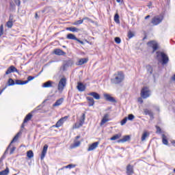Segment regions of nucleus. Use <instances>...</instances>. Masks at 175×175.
Here are the masks:
<instances>
[{
  "instance_id": "c9c22d12",
  "label": "nucleus",
  "mask_w": 175,
  "mask_h": 175,
  "mask_svg": "<svg viewBox=\"0 0 175 175\" xmlns=\"http://www.w3.org/2000/svg\"><path fill=\"white\" fill-rule=\"evenodd\" d=\"M157 44V42H155L154 40H151L147 43L148 46L149 47H151L152 49V47H154V44Z\"/></svg>"
},
{
  "instance_id": "8fccbe9b",
  "label": "nucleus",
  "mask_w": 175,
  "mask_h": 175,
  "mask_svg": "<svg viewBox=\"0 0 175 175\" xmlns=\"http://www.w3.org/2000/svg\"><path fill=\"white\" fill-rule=\"evenodd\" d=\"M80 144H81V142H80V141H77L76 142L74 143L73 144V147H79V146H80Z\"/></svg>"
},
{
  "instance_id": "69168bd1",
  "label": "nucleus",
  "mask_w": 175,
  "mask_h": 175,
  "mask_svg": "<svg viewBox=\"0 0 175 175\" xmlns=\"http://www.w3.org/2000/svg\"><path fill=\"white\" fill-rule=\"evenodd\" d=\"M24 124H25V123L23 122V123L22 124V125H21V128H22V129H23V128H25V125Z\"/></svg>"
},
{
  "instance_id": "c85d7f7f",
  "label": "nucleus",
  "mask_w": 175,
  "mask_h": 175,
  "mask_svg": "<svg viewBox=\"0 0 175 175\" xmlns=\"http://www.w3.org/2000/svg\"><path fill=\"white\" fill-rule=\"evenodd\" d=\"M20 133H21V132L18 133L16 136L12 139V140L10 142V145L12 146V143H14V142H17V140L18 139V136H20Z\"/></svg>"
},
{
  "instance_id": "bf43d9fd",
  "label": "nucleus",
  "mask_w": 175,
  "mask_h": 175,
  "mask_svg": "<svg viewBox=\"0 0 175 175\" xmlns=\"http://www.w3.org/2000/svg\"><path fill=\"white\" fill-rule=\"evenodd\" d=\"M10 8H15V7H16V5H14V3L10 2Z\"/></svg>"
},
{
  "instance_id": "13d9d810",
  "label": "nucleus",
  "mask_w": 175,
  "mask_h": 175,
  "mask_svg": "<svg viewBox=\"0 0 175 175\" xmlns=\"http://www.w3.org/2000/svg\"><path fill=\"white\" fill-rule=\"evenodd\" d=\"M138 102L139 103H143V98H142V97L138 98Z\"/></svg>"
},
{
  "instance_id": "6e6552de",
  "label": "nucleus",
  "mask_w": 175,
  "mask_h": 175,
  "mask_svg": "<svg viewBox=\"0 0 175 175\" xmlns=\"http://www.w3.org/2000/svg\"><path fill=\"white\" fill-rule=\"evenodd\" d=\"M56 85H57V83H55V82L52 81H48L42 84V87L44 88H55Z\"/></svg>"
},
{
  "instance_id": "2eb2a0df",
  "label": "nucleus",
  "mask_w": 175,
  "mask_h": 175,
  "mask_svg": "<svg viewBox=\"0 0 175 175\" xmlns=\"http://www.w3.org/2000/svg\"><path fill=\"white\" fill-rule=\"evenodd\" d=\"M47 148H49V146L45 144L43 147L42 153H41V160L43 161L44 159V157H46V154H47Z\"/></svg>"
},
{
  "instance_id": "2f4dec72",
  "label": "nucleus",
  "mask_w": 175,
  "mask_h": 175,
  "mask_svg": "<svg viewBox=\"0 0 175 175\" xmlns=\"http://www.w3.org/2000/svg\"><path fill=\"white\" fill-rule=\"evenodd\" d=\"M27 157L29 159H31V158H33V151H32V150L27 151Z\"/></svg>"
},
{
  "instance_id": "9b49d317",
  "label": "nucleus",
  "mask_w": 175,
  "mask_h": 175,
  "mask_svg": "<svg viewBox=\"0 0 175 175\" xmlns=\"http://www.w3.org/2000/svg\"><path fill=\"white\" fill-rule=\"evenodd\" d=\"M126 173L127 175H132L135 173L133 165L129 164L126 167Z\"/></svg>"
},
{
  "instance_id": "ea45409f",
  "label": "nucleus",
  "mask_w": 175,
  "mask_h": 175,
  "mask_svg": "<svg viewBox=\"0 0 175 175\" xmlns=\"http://www.w3.org/2000/svg\"><path fill=\"white\" fill-rule=\"evenodd\" d=\"M43 107V105H38L35 109H33L31 113H36V111H38V110H40Z\"/></svg>"
},
{
  "instance_id": "f704fd0d",
  "label": "nucleus",
  "mask_w": 175,
  "mask_h": 175,
  "mask_svg": "<svg viewBox=\"0 0 175 175\" xmlns=\"http://www.w3.org/2000/svg\"><path fill=\"white\" fill-rule=\"evenodd\" d=\"M152 54H154L155 53V51H157V50H158L159 46H158V43L156 42V44H154L152 46Z\"/></svg>"
},
{
  "instance_id": "aec40b11",
  "label": "nucleus",
  "mask_w": 175,
  "mask_h": 175,
  "mask_svg": "<svg viewBox=\"0 0 175 175\" xmlns=\"http://www.w3.org/2000/svg\"><path fill=\"white\" fill-rule=\"evenodd\" d=\"M54 54H55V55H66V53L59 49H55Z\"/></svg>"
},
{
  "instance_id": "09e8293b",
  "label": "nucleus",
  "mask_w": 175,
  "mask_h": 175,
  "mask_svg": "<svg viewBox=\"0 0 175 175\" xmlns=\"http://www.w3.org/2000/svg\"><path fill=\"white\" fill-rule=\"evenodd\" d=\"M3 35V25L0 26V38Z\"/></svg>"
},
{
  "instance_id": "20e7f679",
  "label": "nucleus",
  "mask_w": 175,
  "mask_h": 175,
  "mask_svg": "<svg viewBox=\"0 0 175 175\" xmlns=\"http://www.w3.org/2000/svg\"><path fill=\"white\" fill-rule=\"evenodd\" d=\"M162 21H163V15H160L152 18L151 23L153 25H158L159 24H161Z\"/></svg>"
},
{
  "instance_id": "79ce46f5",
  "label": "nucleus",
  "mask_w": 175,
  "mask_h": 175,
  "mask_svg": "<svg viewBox=\"0 0 175 175\" xmlns=\"http://www.w3.org/2000/svg\"><path fill=\"white\" fill-rule=\"evenodd\" d=\"M6 25H7L8 28H12V27H13V22L8 21L6 23Z\"/></svg>"
},
{
  "instance_id": "393cba45",
  "label": "nucleus",
  "mask_w": 175,
  "mask_h": 175,
  "mask_svg": "<svg viewBox=\"0 0 175 175\" xmlns=\"http://www.w3.org/2000/svg\"><path fill=\"white\" fill-rule=\"evenodd\" d=\"M88 62V58H81L78 62V65H84Z\"/></svg>"
},
{
  "instance_id": "6ab92c4d",
  "label": "nucleus",
  "mask_w": 175,
  "mask_h": 175,
  "mask_svg": "<svg viewBox=\"0 0 175 175\" xmlns=\"http://www.w3.org/2000/svg\"><path fill=\"white\" fill-rule=\"evenodd\" d=\"M64 103V98H60L56 100V102L53 105V107H57V106H61Z\"/></svg>"
},
{
  "instance_id": "1a4fd4ad",
  "label": "nucleus",
  "mask_w": 175,
  "mask_h": 175,
  "mask_svg": "<svg viewBox=\"0 0 175 175\" xmlns=\"http://www.w3.org/2000/svg\"><path fill=\"white\" fill-rule=\"evenodd\" d=\"M104 98L107 102H110L111 103H117V100L109 94H104Z\"/></svg>"
},
{
  "instance_id": "423d86ee",
  "label": "nucleus",
  "mask_w": 175,
  "mask_h": 175,
  "mask_svg": "<svg viewBox=\"0 0 175 175\" xmlns=\"http://www.w3.org/2000/svg\"><path fill=\"white\" fill-rule=\"evenodd\" d=\"M66 85V78H62L58 84V90L63 91L64 88Z\"/></svg>"
},
{
  "instance_id": "58836bf2",
  "label": "nucleus",
  "mask_w": 175,
  "mask_h": 175,
  "mask_svg": "<svg viewBox=\"0 0 175 175\" xmlns=\"http://www.w3.org/2000/svg\"><path fill=\"white\" fill-rule=\"evenodd\" d=\"M127 36H128L129 39H132V38H133V36H135V33H133V32H132L131 31H129Z\"/></svg>"
},
{
  "instance_id": "9d476101",
  "label": "nucleus",
  "mask_w": 175,
  "mask_h": 175,
  "mask_svg": "<svg viewBox=\"0 0 175 175\" xmlns=\"http://www.w3.org/2000/svg\"><path fill=\"white\" fill-rule=\"evenodd\" d=\"M74 62L72 59L65 60L63 64V70H66L69 66H72Z\"/></svg>"
},
{
  "instance_id": "603ef678",
  "label": "nucleus",
  "mask_w": 175,
  "mask_h": 175,
  "mask_svg": "<svg viewBox=\"0 0 175 175\" xmlns=\"http://www.w3.org/2000/svg\"><path fill=\"white\" fill-rule=\"evenodd\" d=\"M15 150H16V147H12V148L10 150V155H12V154H13V152H14Z\"/></svg>"
},
{
  "instance_id": "7ed1b4c3",
  "label": "nucleus",
  "mask_w": 175,
  "mask_h": 175,
  "mask_svg": "<svg viewBox=\"0 0 175 175\" xmlns=\"http://www.w3.org/2000/svg\"><path fill=\"white\" fill-rule=\"evenodd\" d=\"M150 92H151V91L148 87H144L141 90L142 98H143V99H147V98H150V96L151 95Z\"/></svg>"
},
{
  "instance_id": "774afa93",
  "label": "nucleus",
  "mask_w": 175,
  "mask_h": 175,
  "mask_svg": "<svg viewBox=\"0 0 175 175\" xmlns=\"http://www.w3.org/2000/svg\"><path fill=\"white\" fill-rule=\"evenodd\" d=\"M172 144L174 146V144H175V141H174V140L172 141Z\"/></svg>"
},
{
  "instance_id": "f3484780",
  "label": "nucleus",
  "mask_w": 175,
  "mask_h": 175,
  "mask_svg": "<svg viewBox=\"0 0 175 175\" xmlns=\"http://www.w3.org/2000/svg\"><path fill=\"white\" fill-rule=\"evenodd\" d=\"M88 95L90 96H93L94 99H96V100H99L100 99V95L96 92H92L90 93H88Z\"/></svg>"
},
{
  "instance_id": "0e129e2a",
  "label": "nucleus",
  "mask_w": 175,
  "mask_h": 175,
  "mask_svg": "<svg viewBox=\"0 0 175 175\" xmlns=\"http://www.w3.org/2000/svg\"><path fill=\"white\" fill-rule=\"evenodd\" d=\"M150 15L146 16L145 17V20H147V19L150 18Z\"/></svg>"
},
{
  "instance_id": "412c9836",
  "label": "nucleus",
  "mask_w": 175,
  "mask_h": 175,
  "mask_svg": "<svg viewBox=\"0 0 175 175\" xmlns=\"http://www.w3.org/2000/svg\"><path fill=\"white\" fill-rule=\"evenodd\" d=\"M87 100L88 101V106L91 107V106H94L95 105V100L92 97L88 96L86 97Z\"/></svg>"
},
{
  "instance_id": "864d4df0",
  "label": "nucleus",
  "mask_w": 175,
  "mask_h": 175,
  "mask_svg": "<svg viewBox=\"0 0 175 175\" xmlns=\"http://www.w3.org/2000/svg\"><path fill=\"white\" fill-rule=\"evenodd\" d=\"M10 144L8 146V148H6L5 151L4 152V155H6V154H8V151H9V148H10Z\"/></svg>"
},
{
  "instance_id": "a878e982",
  "label": "nucleus",
  "mask_w": 175,
  "mask_h": 175,
  "mask_svg": "<svg viewBox=\"0 0 175 175\" xmlns=\"http://www.w3.org/2000/svg\"><path fill=\"white\" fill-rule=\"evenodd\" d=\"M16 85V82H14V80H13V79L12 78H10L8 81V83H7V87H10L12 85Z\"/></svg>"
},
{
  "instance_id": "b1692460",
  "label": "nucleus",
  "mask_w": 175,
  "mask_h": 175,
  "mask_svg": "<svg viewBox=\"0 0 175 175\" xmlns=\"http://www.w3.org/2000/svg\"><path fill=\"white\" fill-rule=\"evenodd\" d=\"M66 38L69 39L70 40H77V37L73 33H68L66 36Z\"/></svg>"
},
{
  "instance_id": "37998d69",
  "label": "nucleus",
  "mask_w": 175,
  "mask_h": 175,
  "mask_svg": "<svg viewBox=\"0 0 175 175\" xmlns=\"http://www.w3.org/2000/svg\"><path fill=\"white\" fill-rule=\"evenodd\" d=\"M126 121H128V118L125 117L122 121L120 122L121 125H125L126 124Z\"/></svg>"
},
{
  "instance_id": "cd10ccee",
  "label": "nucleus",
  "mask_w": 175,
  "mask_h": 175,
  "mask_svg": "<svg viewBox=\"0 0 175 175\" xmlns=\"http://www.w3.org/2000/svg\"><path fill=\"white\" fill-rule=\"evenodd\" d=\"M15 84H16L17 85H24L25 84H27V81L16 79L15 81Z\"/></svg>"
},
{
  "instance_id": "72a5a7b5",
  "label": "nucleus",
  "mask_w": 175,
  "mask_h": 175,
  "mask_svg": "<svg viewBox=\"0 0 175 175\" xmlns=\"http://www.w3.org/2000/svg\"><path fill=\"white\" fill-rule=\"evenodd\" d=\"M121 137V134H116L110 138V140H117V139H120Z\"/></svg>"
},
{
  "instance_id": "0eeeda50",
  "label": "nucleus",
  "mask_w": 175,
  "mask_h": 175,
  "mask_svg": "<svg viewBox=\"0 0 175 175\" xmlns=\"http://www.w3.org/2000/svg\"><path fill=\"white\" fill-rule=\"evenodd\" d=\"M85 121V113H83L81 117V119L79 120V123H75L74 128L79 129L81 126H83Z\"/></svg>"
},
{
  "instance_id": "e433bc0d",
  "label": "nucleus",
  "mask_w": 175,
  "mask_h": 175,
  "mask_svg": "<svg viewBox=\"0 0 175 175\" xmlns=\"http://www.w3.org/2000/svg\"><path fill=\"white\" fill-rule=\"evenodd\" d=\"M126 118L127 120H129V121H133V120H135V116L133 114H129Z\"/></svg>"
},
{
  "instance_id": "dca6fc26",
  "label": "nucleus",
  "mask_w": 175,
  "mask_h": 175,
  "mask_svg": "<svg viewBox=\"0 0 175 175\" xmlns=\"http://www.w3.org/2000/svg\"><path fill=\"white\" fill-rule=\"evenodd\" d=\"M77 88L80 92H84L85 91V85L81 82H78Z\"/></svg>"
},
{
  "instance_id": "4468645a",
  "label": "nucleus",
  "mask_w": 175,
  "mask_h": 175,
  "mask_svg": "<svg viewBox=\"0 0 175 175\" xmlns=\"http://www.w3.org/2000/svg\"><path fill=\"white\" fill-rule=\"evenodd\" d=\"M98 146H99V142H94L89 146L88 151H94V150H96L98 148Z\"/></svg>"
},
{
  "instance_id": "338daca9",
  "label": "nucleus",
  "mask_w": 175,
  "mask_h": 175,
  "mask_svg": "<svg viewBox=\"0 0 175 175\" xmlns=\"http://www.w3.org/2000/svg\"><path fill=\"white\" fill-rule=\"evenodd\" d=\"M46 12V8L42 10V13H45Z\"/></svg>"
},
{
  "instance_id": "f257e3e1",
  "label": "nucleus",
  "mask_w": 175,
  "mask_h": 175,
  "mask_svg": "<svg viewBox=\"0 0 175 175\" xmlns=\"http://www.w3.org/2000/svg\"><path fill=\"white\" fill-rule=\"evenodd\" d=\"M114 76V78L111 79V84H121L125 79V75L122 71H118Z\"/></svg>"
},
{
  "instance_id": "e2e57ef3",
  "label": "nucleus",
  "mask_w": 175,
  "mask_h": 175,
  "mask_svg": "<svg viewBox=\"0 0 175 175\" xmlns=\"http://www.w3.org/2000/svg\"><path fill=\"white\" fill-rule=\"evenodd\" d=\"M116 2H118V3H122V0H116Z\"/></svg>"
},
{
  "instance_id": "4be33fe9",
  "label": "nucleus",
  "mask_w": 175,
  "mask_h": 175,
  "mask_svg": "<svg viewBox=\"0 0 175 175\" xmlns=\"http://www.w3.org/2000/svg\"><path fill=\"white\" fill-rule=\"evenodd\" d=\"M33 116L32 113H29L25 118L24 120H23V124H27V122H28V121H31V118H32Z\"/></svg>"
},
{
  "instance_id": "f03ea898",
  "label": "nucleus",
  "mask_w": 175,
  "mask_h": 175,
  "mask_svg": "<svg viewBox=\"0 0 175 175\" xmlns=\"http://www.w3.org/2000/svg\"><path fill=\"white\" fill-rule=\"evenodd\" d=\"M156 58L159 61V62L161 63V65H166L169 62V57L165 52L157 51Z\"/></svg>"
},
{
  "instance_id": "bb28decb",
  "label": "nucleus",
  "mask_w": 175,
  "mask_h": 175,
  "mask_svg": "<svg viewBox=\"0 0 175 175\" xmlns=\"http://www.w3.org/2000/svg\"><path fill=\"white\" fill-rule=\"evenodd\" d=\"M162 142L163 144H165V146H167V144H169V142L167 141V138L165 134L162 135Z\"/></svg>"
},
{
  "instance_id": "a19ab883",
  "label": "nucleus",
  "mask_w": 175,
  "mask_h": 175,
  "mask_svg": "<svg viewBox=\"0 0 175 175\" xmlns=\"http://www.w3.org/2000/svg\"><path fill=\"white\" fill-rule=\"evenodd\" d=\"M83 20H79V21H75L73 23V25H80L81 24H83Z\"/></svg>"
},
{
  "instance_id": "de8ad7c7",
  "label": "nucleus",
  "mask_w": 175,
  "mask_h": 175,
  "mask_svg": "<svg viewBox=\"0 0 175 175\" xmlns=\"http://www.w3.org/2000/svg\"><path fill=\"white\" fill-rule=\"evenodd\" d=\"M156 133H162V129H161V127L159 126H156Z\"/></svg>"
},
{
  "instance_id": "5701e85b",
  "label": "nucleus",
  "mask_w": 175,
  "mask_h": 175,
  "mask_svg": "<svg viewBox=\"0 0 175 175\" xmlns=\"http://www.w3.org/2000/svg\"><path fill=\"white\" fill-rule=\"evenodd\" d=\"M108 118H109V114L108 113L105 114L104 117L101 120L100 125H105V124H106V122L109 121Z\"/></svg>"
},
{
  "instance_id": "49530a36",
  "label": "nucleus",
  "mask_w": 175,
  "mask_h": 175,
  "mask_svg": "<svg viewBox=\"0 0 175 175\" xmlns=\"http://www.w3.org/2000/svg\"><path fill=\"white\" fill-rule=\"evenodd\" d=\"M33 79H35V77L29 76L27 77V80L25 81H27V84H28V83H29V81H31V80H33Z\"/></svg>"
},
{
  "instance_id": "5fc2aeb1",
  "label": "nucleus",
  "mask_w": 175,
  "mask_h": 175,
  "mask_svg": "<svg viewBox=\"0 0 175 175\" xmlns=\"http://www.w3.org/2000/svg\"><path fill=\"white\" fill-rule=\"evenodd\" d=\"M77 42H78V43H80L82 45H84V42L80 40L79 38H77V40H76Z\"/></svg>"
},
{
  "instance_id": "4c0bfd02",
  "label": "nucleus",
  "mask_w": 175,
  "mask_h": 175,
  "mask_svg": "<svg viewBox=\"0 0 175 175\" xmlns=\"http://www.w3.org/2000/svg\"><path fill=\"white\" fill-rule=\"evenodd\" d=\"M65 169H73V167H76V165L75 164H69L68 165L64 166Z\"/></svg>"
},
{
  "instance_id": "f8f14e48",
  "label": "nucleus",
  "mask_w": 175,
  "mask_h": 175,
  "mask_svg": "<svg viewBox=\"0 0 175 175\" xmlns=\"http://www.w3.org/2000/svg\"><path fill=\"white\" fill-rule=\"evenodd\" d=\"M14 72H18V70L14 66H11L7 69L5 75H10V73H14Z\"/></svg>"
},
{
  "instance_id": "7c9ffc66",
  "label": "nucleus",
  "mask_w": 175,
  "mask_h": 175,
  "mask_svg": "<svg viewBox=\"0 0 175 175\" xmlns=\"http://www.w3.org/2000/svg\"><path fill=\"white\" fill-rule=\"evenodd\" d=\"M9 172H10L9 167H7L5 170L0 172V175H8L9 174Z\"/></svg>"
},
{
  "instance_id": "3c124183",
  "label": "nucleus",
  "mask_w": 175,
  "mask_h": 175,
  "mask_svg": "<svg viewBox=\"0 0 175 175\" xmlns=\"http://www.w3.org/2000/svg\"><path fill=\"white\" fill-rule=\"evenodd\" d=\"M14 1L17 6H20V5H21V1L20 0H14Z\"/></svg>"
},
{
  "instance_id": "a211bd4d",
  "label": "nucleus",
  "mask_w": 175,
  "mask_h": 175,
  "mask_svg": "<svg viewBox=\"0 0 175 175\" xmlns=\"http://www.w3.org/2000/svg\"><path fill=\"white\" fill-rule=\"evenodd\" d=\"M131 140L130 135H125L122 139L118 140V143H125V142H129Z\"/></svg>"
},
{
  "instance_id": "6e6d98bb",
  "label": "nucleus",
  "mask_w": 175,
  "mask_h": 175,
  "mask_svg": "<svg viewBox=\"0 0 175 175\" xmlns=\"http://www.w3.org/2000/svg\"><path fill=\"white\" fill-rule=\"evenodd\" d=\"M5 88H8V85H5L1 90H0V95L5 91Z\"/></svg>"
},
{
  "instance_id": "473e14b6",
  "label": "nucleus",
  "mask_w": 175,
  "mask_h": 175,
  "mask_svg": "<svg viewBox=\"0 0 175 175\" xmlns=\"http://www.w3.org/2000/svg\"><path fill=\"white\" fill-rule=\"evenodd\" d=\"M114 21L116 23V24H120V15H118V13H116L114 16Z\"/></svg>"
},
{
  "instance_id": "4d7b16f0",
  "label": "nucleus",
  "mask_w": 175,
  "mask_h": 175,
  "mask_svg": "<svg viewBox=\"0 0 175 175\" xmlns=\"http://www.w3.org/2000/svg\"><path fill=\"white\" fill-rule=\"evenodd\" d=\"M85 20H87L88 21H91V18H88V17H84L82 21H84Z\"/></svg>"
},
{
  "instance_id": "680f3d73",
  "label": "nucleus",
  "mask_w": 175,
  "mask_h": 175,
  "mask_svg": "<svg viewBox=\"0 0 175 175\" xmlns=\"http://www.w3.org/2000/svg\"><path fill=\"white\" fill-rule=\"evenodd\" d=\"M35 18H36V20H38V18H39V15H38V13H36Z\"/></svg>"
},
{
  "instance_id": "ddd939ff",
  "label": "nucleus",
  "mask_w": 175,
  "mask_h": 175,
  "mask_svg": "<svg viewBox=\"0 0 175 175\" xmlns=\"http://www.w3.org/2000/svg\"><path fill=\"white\" fill-rule=\"evenodd\" d=\"M144 114L145 116H149V117H150V120L154 118V112L148 109H144Z\"/></svg>"
},
{
  "instance_id": "c756f323",
  "label": "nucleus",
  "mask_w": 175,
  "mask_h": 175,
  "mask_svg": "<svg viewBox=\"0 0 175 175\" xmlns=\"http://www.w3.org/2000/svg\"><path fill=\"white\" fill-rule=\"evenodd\" d=\"M67 31H70V32H79V29L77 27H67Z\"/></svg>"
},
{
  "instance_id": "052dcab7",
  "label": "nucleus",
  "mask_w": 175,
  "mask_h": 175,
  "mask_svg": "<svg viewBox=\"0 0 175 175\" xmlns=\"http://www.w3.org/2000/svg\"><path fill=\"white\" fill-rule=\"evenodd\" d=\"M8 21H12V23H13V16H10V18H9Z\"/></svg>"
},
{
  "instance_id": "c03bdc74",
  "label": "nucleus",
  "mask_w": 175,
  "mask_h": 175,
  "mask_svg": "<svg viewBox=\"0 0 175 175\" xmlns=\"http://www.w3.org/2000/svg\"><path fill=\"white\" fill-rule=\"evenodd\" d=\"M147 136H148L147 132H144L142 137V141L144 142V140H146V138L147 137Z\"/></svg>"
},
{
  "instance_id": "a18cd8bd",
  "label": "nucleus",
  "mask_w": 175,
  "mask_h": 175,
  "mask_svg": "<svg viewBox=\"0 0 175 175\" xmlns=\"http://www.w3.org/2000/svg\"><path fill=\"white\" fill-rule=\"evenodd\" d=\"M114 40L117 43V44H120V43H121V38H120V37H116L114 38Z\"/></svg>"
},
{
  "instance_id": "39448f33",
  "label": "nucleus",
  "mask_w": 175,
  "mask_h": 175,
  "mask_svg": "<svg viewBox=\"0 0 175 175\" xmlns=\"http://www.w3.org/2000/svg\"><path fill=\"white\" fill-rule=\"evenodd\" d=\"M68 118H69V116H64L61 118L55 125L52 126L53 128H59L60 126H62V125H64V122H65Z\"/></svg>"
}]
</instances>
